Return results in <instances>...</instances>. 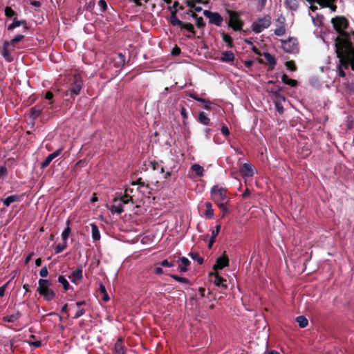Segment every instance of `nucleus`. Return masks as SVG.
I'll return each mask as SVG.
<instances>
[{
	"instance_id": "nucleus-39",
	"label": "nucleus",
	"mask_w": 354,
	"mask_h": 354,
	"mask_svg": "<svg viewBox=\"0 0 354 354\" xmlns=\"http://www.w3.org/2000/svg\"><path fill=\"white\" fill-rule=\"evenodd\" d=\"M189 96L192 99L195 100L196 101L200 102L212 104V102L210 100L200 97L196 93H190Z\"/></svg>"
},
{
	"instance_id": "nucleus-3",
	"label": "nucleus",
	"mask_w": 354,
	"mask_h": 354,
	"mask_svg": "<svg viewBox=\"0 0 354 354\" xmlns=\"http://www.w3.org/2000/svg\"><path fill=\"white\" fill-rule=\"evenodd\" d=\"M37 291L47 301H51L55 297V292L50 288L51 282L48 279H40L38 281Z\"/></svg>"
},
{
	"instance_id": "nucleus-51",
	"label": "nucleus",
	"mask_w": 354,
	"mask_h": 354,
	"mask_svg": "<svg viewBox=\"0 0 354 354\" xmlns=\"http://www.w3.org/2000/svg\"><path fill=\"white\" fill-rule=\"evenodd\" d=\"M149 166L152 168L153 170H156L158 169H160L161 167V165H160V164L156 160L150 161Z\"/></svg>"
},
{
	"instance_id": "nucleus-59",
	"label": "nucleus",
	"mask_w": 354,
	"mask_h": 354,
	"mask_svg": "<svg viewBox=\"0 0 354 354\" xmlns=\"http://www.w3.org/2000/svg\"><path fill=\"white\" fill-rule=\"evenodd\" d=\"M275 106H276V109L279 112V113L282 114L283 113V106L281 104V103L279 102H275Z\"/></svg>"
},
{
	"instance_id": "nucleus-40",
	"label": "nucleus",
	"mask_w": 354,
	"mask_h": 354,
	"mask_svg": "<svg viewBox=\"0 0 354 354\" xmlns=\"http://www.w3.org/2000/svg\"><path fill=\"white\" fill-rule=\"evenodd\" d=\"M169 276L178 282L189 284V280L186 277H179L176 274H169Z\"/></svg>"
},
{
	"instance_id": "nucleus-32",
	"label": "nucleus",
	"mask_w": 354,
	"mask_h": 354,
	"mask_svg": "<svg viewBox=\"0 0 354 354\" xmlns=\"http://www.w3.org/2000/svg\"><path fill=\"white\" fill-rule=\"evenodd\" d=\"M70 220H67L66 221V227L64 230V231L62 232V240L64 242H67V239L71 234V228L69 227V224H70Z\"/></svg>"
},
{
	"instance_id": "nucleus-61",
	"label": "nucleus",
	"mask_w": 354,
	"mask_h": 354,
	"mask_svg": "<svg viewBox=\"0 0 354 354\" xmlns=\"http://www.w3.org/2000/svg\"><path fill=\"white\" fill-rule=\"evenodd\" d=\"M85 312H86L85 310L83 308L78 309L74 316V318L77 319V318L82 316L85 313Z\"/></svg>"
},
{
	"instance_id": "nucleus-5",
	"label": "nucleus",
	"mask_w": 354,
	"mask_h": 354,
	"mask_svg": "<svg viewBox=\"0 0 354 354\" xmlns=\"http://www.w3.org/2000/svg\"><path fill=\"white\" fill-rule=\"evenodd\" d=\"M211 198L217 205L227 203L229 198L227 196V190L218 186H214L211 189Z\"/></svg>"
},
{
	"instance_id": "nucleus-45",
	"label": "nucleus",
	"mask_w": 354,
	"mask_h": 354,
	"mask_svg": "<svg viewBox=\"0 0 354 354\" xmlns=\"http://www.w3.org/2000/svg\"><path fill=\"white\" fill-rule=\"evenodd\" d=\"M18 26H20L19 20L17 17H14L12 23L8 25V30H12Z\"/></svg>"
},
{
	"instance_id": "nucleus-44",
	"label": "nucleus",
	"mask_w": 354,
	"mask_h": 354,
	"mask_svg": "<svg viewBox=\"0 0 354 354\" xmlns=\"http://www.w3.org/2000/svg\"><path fill=\"white\" fill-rule=\"evenodd\" d=\"M67 247V242L63 243V244L59 243L56 245L55 249V254H59L62 252L65 248Z\"/></svg>"
},
{
	"instance_id": "nucleus-6",
	"label": "nucleus",
	"mask_w": 354,
	"mask_h": 354,
	"mask_svg": "<svg viewBox=\"0 0 354 354\" xmlns=\"http://www.w3.org/2000/svg\"><path fill=\"white\" fill-rule=\"evenodd\" d=\"M229 15V21L227 26L234 31H240L244 25L243 21L241 19L240 13L231 10H226Z\"/></svg>"
},
{
	"instance_id": "nucleus-30",
	"label": "nucleus",
	"mask_w": 354,
	"mask_h": 354,
	"mask_svg": "<svg viewBox=\"0 0 354 354\" xmlns=\"http://www.w3.org/2000/svg\"><path fill=\"white\" fill-rule=\"evenodd\" d=\"M21 316V313L17 312L15 314L7 315L3 317V320L6 322L13 323Z\"/></svg>"
},
{
	"instance_id": "nucleus-52",
	"label": "nucleus",
	"mask_w": 354,
	"mask_h": 354,
	"mask_svg": "<svg viewBox=\"0 0 354 354\" xmlns=\"http://www.w3.org/2000/svg\"><path fill=\"white\" fill-rule=\"evenodd\" d=\"M98 6L103 12L105 11L107 8L106 2L104 0H100L98 2Z\"/></svg>"
},
{
	"instance_id": "nucleus-35",
	"label": "nucleus",
	"mask_w": 354,
	"mask_h": 354,
	"mask_svg": "<svg viewBox=\"0 0 354 354\" xmlns=\"http://www.w3.org/2000/svg\"><path fill=\"white\" fill-rule=\"evenodd\" d=\"M198 121L205 125H208L210 123V119L206 115L205 113L201 112L198 114Z\"/></svg>"
},
{
	"instance_id": "nucleus-26",
	"label": "nucleus",
	"mask_w": 354,
	"mask_h": 354,
	"mask_svg": "<svg viewBox=\"0 0 354 354\" xmlns=\"http://www.w3.org/2000/svg\"><path fill=\"white\" fill-rule=\"evenodd\" d=\"M91 227L92 232V239L94 241H99L100 239V233L97 225L93 223L91 224Z\"/></svg>"
},
{
	"instance_id": "nucleus-20",
	"label": "nucleus",
	"mask_w": 354,
	"mask_h": 354,
	"mask_svg": "<svg viewBox=\"0 0 354 354\" xmlns=\"http://www.w3.org/2000/svg\"><path fill=\"white\" fill-rule=\"evenodd\" d=\"M187 15L192 16L194 19H196V26L198 28H203L205 26V23L203 21V17H198L196 13L189 10L187 12Z\"/></svg>"
},
{
	"instance_id": "nucleus-17",
	"label": "nucleus",
	"mask_w": 354,
	"mask_h": 354,
	"mask_svg": "<svg viewBox=\"0 0 354 354\" xmlns=\"http://www.w3.org/2000/svg\"><path fill=\"white\" fill-rule=\"evenodd\" d=\"M9 46L10 42L8 41H4L1 55L7 62H11L13 60V57L11 55L10 50H9Z\"/></svg>"
},
{
	"instance_id": "nucleus-8",
	"label": "nucleus",
	"mask_w": 354,
	"mask_h": 354,
	"mask_svg": "<svg viewBox=\"0 0 354 354\" xmlns=\"http://www.w3.org/2000/svg\"><path fill=\"white\" fill-rule=\"evenodd\" d=\"M271 24V17L269 15L262 18H258L252 24V30L255 33H260L268 28Z\"/></svg>"
},
{
	"instance_id": "nucleus-49",
	"label": "nucleus",
	"mask_w": 354,
	"mask_h": 354,
	"mask_svg": "<svg viewBox=\"0 0 354 354\" xmlns=\"http://www.w3.org/2000/svg\"><path fill=\"white\" fill-rule=\"evenodd\" d=\"M227 203L220 204L218 205L221 211L222 212V217H224L226 214H228V209L227 208Z\"/></svg>"
},
{
	"instance_id": "nucleus-38",
	"label": "nucleus",
	"mask_w": 354,
	"mask_h": 354,
	"mask_svg": "<svg viewBox=\"0 0 354 354\" xmlns=\"http://www.w3.org/2000/svg\"><path fill=\"white\" fill-rule=\"evenodd\" d=\"M189 256L193 259V260H195V261H197V262L198 263V264L201 265L203 263V258L200 257L199 254L198 252H191L189 253Z\"/></svg>"
},
{
	"instance_id": "nucleus-25",
	"label": "nucleus",
	"mask_w": 354,
	"mask_h": 354,
	"mask_svg": "<svg viewBox=\"0 0 354 354\" xmlns=\"http://www.w3.org/2000/svg\"><path fill=\"white\" fill-rule=\"evenodd\" d=\"M183 29H185V30H187L189 32H190L191 35H186V37L188 38H191L196 35V31L194 30V26L192 24L184 22V25L182 26L180 30H183Z\"/></svg>"
},
{
	"instance_id": "nucleus-43",
	"label": "nucleus",
	"mask_w": 354,
	"mask_h": 354,
	"mask_svg": "<svg viewBox=\"0 0 354 354\" xmlns=\"http://www.w3.org/2000/svg\"><path fill=\"white\" fill-rule=\"evenodd\" d=\"M24 37V35H17L13 39H12L9 42L10 45H12L13 46L20 42Z\"/></svg>"
},
{
	"instance_id": "nucleus-42",
	"label": "nucleus",
	"mask_w": 354,
	"mask_h": 354,
	"mask_svg": "<svg viewBox=\"0 0 354 354\" xmlns=\"http://www.w3.org/2000/svg\"><path fill=\"white\" fill-rule=\"evenodd\" d=\"M286 3L292 10H295L298 8V2L297 0H286Z\"/></svg>"
},
{
	"instance_id": "nucleus-62",
	"label": "nucleus",
	"mask_w": 354,
	"mask_h": 354,
	"mask_svg": "<svg viewBox=\"0 0 354 354\" xmlns=\"http://www.w3.org/2000/svg\"><path fill=\"white\" fill-rule=\"evenodd\" d=\"M29 344L35 348H38L41 346V342L40 340H37V341L29 342Z\"/></svg>"
},
{
	"instance_id": "nucleus-46",
	"label": "nucleus",
	"mask_w": 354,
	"mask_h": 354,
	"mask_svg": "<svg viewBox=\"0 0 354 354\" xmlns=\"http://www.w3.org/2000/svg\"><path fill=\"white\" fill-rule=\"evenodd\" d=\"M286 33V28L283 26L277 27L274 30V34L277 36H283Z\"/></svg>"
},
{
	"instance_id": "nucleus-41",
	"label": "nucleus",
	"mask_w": 354,
	"mask_h": 354,
	"mask_svg": "<svg viewBox=\"0 0 354 354\" xmlns=\"http://www.w3.org/2000/svg\"><path fill=\"white\" fill-rule=\"evenodd\" d=\"M5 15L8 17V18H11V17H17V14L16 13L15 11H14L11 7H9V6H6L5 8Z\"/></svg>"
},
{
	"instance_id": "nucleus-31",
	"label": "nucleus",
	"mask_w": 354,
	"mask_h": 354,
	"mask_svg": "<svg viewBox=\"0 0 354 354\" xmlns=\"http://www.w3.org/2000/svg\"><path fill=\"white\" fill-rule=\"evenodd\" d=\"M172 167L168 165V164L162 165L160 167V173H165V178H169L171 175Z\"/></svg>"
},
{
	"instance_id": "nucleus-23",
	"label": "nucleus",
	"mask_w": 354,
	"mask_h": 354,
	"mask_svg": "<svg viewBox=\"0 0 354 354\" xmlns=\"http://www.w3.org/2000/svg\"><path fill=\"white\" fill-rule=\"evenodd\" d=\"M169 21L173 26H180V28L184 25V22L179 20L176 17V12H171Z\"/></svg>"
},
{
	"instance_id": "nucleus-28",
	"label": "nucleus",
	"mask_w": 354,
	"mask_h": 354,
	"mask_svg": "<svg viewBox=\"0 0 354 354\" xmlns=\"http://www.w3.org/2000/svg\"><path fill=\"white\" fill-rule=\"evenodd\" d=\"M114 348L118 354H125V347L121 339L115 342Z\"/></svg>"
},
{
	"instance_id": "nucleus-14",
	"label": "nucleus",
	"mask_w": 354,
	"mask_h": 354,
	"mask_svg": "<svg viewBox=\"0 0 354 354\" xmlns=\"http://www.w3.org/2000/svg\"><path fill=\"white\" fill-rule=\"evenodd\" d=\"M240 171L243 176L246 177H252L254 174V167L250 163L248 162L243 164Z\"/></svg>"
},
{
	"instance_id": "nucleus-34",
	"label": "nucleus",
	"mask_w": 354,
	"mask_h": 354,
	"mask_svg": "<svg viewBox=\"0 0 354 354\" xmlns=\"http://www.w3.org/2000/svg\"><path fill=\"white\" fill-rule=\"evenodd\" d=\"M296 322L301 328H305L308 324V321L305 316L301 315L296 318Z\"/></svg>"
},
{
	"instance_id": "nucleus-4",
	"label": "nucleus",
	"mask_w": 354,
	"mask_h": 354,
	"mask_svg": "<svg viewBox=\"0 0 354 354\" xmlns=\"http://www.w3.org/2000/svg\"><path fill=\"white\" fill-rule=\"evenodd\" d=\"M83 86V80L80 74H75L70 78V87L66 91V95L71 97L78 95Z\"/></svg>"
},
{
	"instance_id": "nucleus-1",
	"label": "nucleus",
	"mask_w": 354,
	"mask_h": 354,
	"mask_svg": "<svg viewBox=\"0 0 354 354\" xmlns=\"http://www.w3.org/2000/svg\"><path fill=\"white\" fill-rule=\"evenodd\" d=\"M337 56L339 58V65L337 67V74L339 77H344L346 73L344 69H347L351 66V69L354 71V54L348 44L341 46L336 48Z\"/></svg>"
},
{
	"instance_id": "nucleus-12",
	"label": "nucleus",
	"mask_w": 354,
	"mask_h": 354,
	"mask_svg": "<svg viewBox=\"0 0 354 354\" xmlns=\"http://www.w3.org/2000/svg\"><path fill=\"white\" fill-rule=\"evenodd\" d=\"M229 263L228 257L224 253L222 256L216 259V262L213 266V269L216 271L217 270H222L227 266Z\"/></svg>"
},
{
	"instance_id": "nucleus-21",
	"label": "nucleus",
	"mask_w": 354,
	"mask_h": 354,
	"mask_svg": "<svg viewBox=\"0 0 354 354\" xmlns=\"http://www.w3.org/2000/svg\"><path fill=\"white\" fill-rule=\"evenodd\" d=\"M221 61L223 62H231L234 59V55L230 50H226L221 53Z\"/></svg>"
},
{
	"instance_id": "nucleus-10",
	"label": "nucleus",
	"mask_w": 354,
	"mask_h": 354,
	"mask_svg": "<svg viewBox=\"0 0 354 354\" xmlns=\"http://www.w3.org/2000/svg\"><path fill=\"white\" fill-rule=\"evenodd\" d=\"M203 15L209 19L210 24H214L216 26H221L223 21V17L218 12L205 10L203 11Z\"/></svg>"
},
{
	"instance_id": "nucleus-7",
	"label": "nucleus",
	"mask_w": 354,
	"mask_h": 354,
	"mask_svg": "<svg viewBox=\"0 0 354 354\" xmlns=\"http://www.w3.org/2000/svg\"><path fill=\"white\" fill-rule=\"evenodd\" d=\"M129 201H132L133 203L132 196H130L129 198H128V194L120 198H115L113 201V204L109 207V209L112 213L120 214L124 212V205L129 203Z\"/></svg>"
},
{
	"instance_id": "nucleus-11",
	"label": "nucleus",
	"mask_w": 354,
	"mask_h": 354,
	"mask_svg": "<svg viewBox=\"0 0 354 354\" xmlns=\"http://www.w3.org/2000/svg\"><path fill=\"white\" fill-rule=\"evenodd\" d=\"M310 4L313 3H317L322 8H329L332 12H335L337 10V6L332 3L335 0H306Z\"/></svg>"
},
{
	"instance_id": "nucleus-50",
	"label": "nucleus",
	"mask_w": 354,
	"mask_h": 354,
	"mask_svg": "<svg viewBox=\"0 0 354 354\" xmlns=\"http://www.w3.org/2000/svg\"><path fill=\"white\" fill-rule=\"evenodd\" d=\"M180 115L184 121L188 118V113L184 106H181L180 107Z\"/></svg>"
},
{
	"instance_id": "nucleus-15",
	"label": "nucleus",
	"mask_w": 354,
	"mask_h": 354,
	"mask_svg": "<svg viewBox=\"0 0 354 354\" xmlns=\"http://www.w3.org/2000/svg\"><path fill=\"white\" fill-rule=\"evenodd\" d=\"M190 264L191 262L187 258L185 257H180L178 259V271L181 273L186 272L188 270V267Z\"/></svg>"
},
{
	"instance_id": "nucleus-16",
	"label": "nucleus",
	"mask_w": 354,
	"mask_h": 354,
	"mask_svg": "<svg viewBox=\"0 0 354 354\" xmlns=\"http://www.w3.org/2000/svg\"><path fill=\"white\" fill-rule=\"evenodd\" d=\"M44 109V105L43 103L35 105L30 109V117L32 120L37 119L40 115Z\"/></svg>"
},
{
	"instance_id": "nucleus-13",
	"label": "nucleus",
	"mask_w": 354,
	"mask_h": 354,
	"mask_svg": "<svg viewBox=\"0 0 354 354\" xmlns=\"http://www.w3.org/2000/svg\"><path fill=\"white\" fill-rule=\"evenodd\" d=\"M62 151V148H59L55 151L53 153L49 154L44 160V161L41 164V169H44L47 167L53 160L57 158Z\"/></svg>"
},
{
	"instance_id": "nucleus-57",
	"label": "nucleus",
	"mask_w": 354,
	"mask_h": 354,
	"mask_svg": "<svg viewBox=\"0 0 354 354\" xmlns=\"http://www.w3.org/2000/svg\"><path fill=\"white\" fill-rule=\"evenodd\" d=\"M348 41L351 44V51L354 54V31L352 32V35H351Z\"/></svg>"
},
{
	"instance_id": "nucleus-53",
	"label": "nucleus",
	"mask_w": 354,
	"mask_h": 354,
	"mask_svg": "<svg viewBox=\"0 0 354 354\" xmlns=\"http://www.w3.org/2000/svg\"><path fill=\"white\" fill-rule=\"evenodd\" d=\"M132 185H138L140 187H148V185H147L145 182H143L142 178H138L136 182H133Z\"/></svg>"
},
{
	"instance_id": "nucleus-64",
	"label": "nucleus",
	"mask_w": 354,
	"mask_h": 354,
	"mask_svg": "<svg viewBox=\"0 0 354 354\" xmlns=\"http://www.w3.org/2000/svg\"><path fill=\"white\" fill-rule=\"evenodd\" d=\"M154 273L158 275H160L163 273V270L160 267H156L154 269Z\"/></svg>"
},
{
	"instance_id": "nucleus-22",
	"label": "nucleus",
	"mask_w": 354,
	"mask_h": 354,
	"mask_svg": "<svg viewBox=\"0 0 354 354\" xmlns=\"http://www.w3.org/2000/svg\"><path fill=\"white\" fill-rule=\"evenodd\" d=\"M261 56L264 57L266 60L269 64L271 69H273L277 64V61H276L275 57L273 55H272L270 53H269L268 52H263L262 53Z\"/></svg>"
},
{
	"instance_id": "nucleus-54",
	"label": "nucleus",
	"mask_w": 354,
	"mask_h": 354,
	"mask_svg": "<svg viewBox=\"0 0 354 354\" xmlns=\"http://www.w3.org/2000/svg\"><path fill=\"white\" fill-rule=\"evenodd\" d=\"M8 170L5 166L0 167V178H3L7 175Z\"/></svg>"
},
{
	"instance_id": "nucleus-56",
	"label": "nucleus",
	"mask_w": 354,
	"mask_h": 354,
	"mask_svg": "<svg viewBox=\"0 0 354 354\" xmlns=\"http://www.w3.org/2000/svg\"><path fill=\"white\" fill-rule=\"evenodd\" d=\"M48 274V270H47V268L46 266H44L43 267L40 271H39V275L41 277H47Z\"/></svg>"
},
{
	"instance_id": "nucleus-9",
	"label": "nucleus",
	"mask_w": 354,
	"mask_h": 354,
	"mask_svg": "<svg viewBox=\"0 0 354 354\" xmlns=\"http://www.w3.org/2000/svg\"><path fill=\"white\" fill-rule=\"evenodd\" d=\"M281 47L288 53L296 54L299 53V48L297 40L295 38H289L288 40L281 41Z\"/></svg>"
},
{
	"instance_id": "nucleus-24",
	"label": "nucleus",
	"mask_w": 354,
	"mask_h": 354,
	"mask_svg": "<svg viewBox=\"0 0 354 354\" xmlns=\"http://www.w3.org/2000/svg\"><path fill=\"white\" fill-rule=\"evenodd\" d=\"M210 274L214 275L215 279L214 280V283L216 286H221L222 288H225V289L227 288V284L224 283V282H226V279H225L224 278L221 277L218 273H214V274L211 273Z\"/></svg>"
},
{
	"instance_id": "nucleus-63",
	"label": "nucleus",
	"mask_w": 354,
	"mask_h": 354,
	"mask_svg": "<svg viewBox=\"0 0 354 354\" xmlns=\"http://www.w3.org/2000/svg\"><path fill=\"white\" fill-rule=\"evenodd\" d=\"M255 1L259 3L260 10H262L265 7L266 2H267V0H255Z\"/></svg>"
},
{
	"instance_id": "nucleus-19",
	"label": "nucleus",
	"mask_w": 354,
	"mask_h": 354,
	"mask_svg": "<svg viewBox=\"0 0 354 354\" xmlns=\"http://www.w3.org/2000/svg\"><path fill=\"white\" fill-rule=\"evenodd\" d=\"M23 198V195L14 194L6 197L3 201V204L6 207H9L11 203L15 202H20Z\"/></svg>"
},
{
	"instance_id": "nucleus-48",
	"label": "nucleus",
	"mask_w": 354,
	"mask_h": 354,
	"mask_svg": "<svg viewBox=\"0 0 354 354\" xmlns=\"http://www.w3.org/2000/svg\"><path fill=\"white\" fill-rule=\"evenodd\" d=\"M160 266L162 267H174L175 266V261L169 262L167 259H164L160 262Z\"/></svg>"
},
{
	"instance_id": "nucleus-55",
	"label": "nucleus",
	"mask_w": 354,
	"mask_h": 354,
	"mask_svg": "<svg viewBox=\"0 0 354 354\" xmlns=\"http://www.w3.org/2000/svg\"><path fill=\"white\" fill-rule=\"evenodd\" d=\"M221 133L225 136H228L230 135V130L229 129L227 128V127L225 124H223L222 127H221Z\"/></svg>"
},
{
	"instance_id": "nucleus-18",
	"label": "nucleus",
	"mask_w": 354,
	"mask_h": 354,
	"mask_svg": "<svg viewBox=\"0 0 354 354\" xmlns=\"http://www.w3.org/2000/svg\"><path fill=\"white\" fill-rule=\"evenodd\" d=\"M71 281L75 284H77L80 281H81L83 278L82 274V267H80L77 268L75 270L73 271L71 273Z\"/></svg>"
},
{
	"instance_id": "nucleus-33",
	"label": "nucleus",
	"mask_w": 354,
	"mask_h": 354,
	"mask_svg": "<svg viewBox=\"0 0 354 354\" xmlns=\"http://www.w3.org/2000/svg\"><path fill=\"white\" fill-rule=\"evenodd\" d=\"M192 170L195 172L196 175L201 177L203 176L204 169L198 164H194L191 167Z\"/></svg>"
},
{
	"instance_id": "nucleus-29",
	"label": "nucleus",
	"mask_w": 354,
	"mask_h": 354,
	"mask_svg": "<svg viewBox=\"0 0 354 354\" xmlns=\"http://www.w3.org/2000/svg\"><path fill=\"white\" fill-rule=\"evenodd\" d=\"M281 80L283 84L289 85L292 87H295L297 85V82L295 80L289 78L286 74H283Z\"/></svg>"
},
{
	"instance_id": "nucleus-2",
	"label": "nucleus",
	"mask_w": 354,
	"mask_h": 354,
	"mask_svg": "<svg viewBox=\"0 0 354 354\" xmlns=\"http://www.w3.org/2000/svg\"><path fill=\"white\" fill-rule=\"evenodd\" d=\"M331 23L335 30L339 34V36L335 40V48L339 47V43L341 46L348 44L351 47L348 39L352 35V32L349 33L345 31L348 26V21L344 16H337L331 19Z\"/></svg>"
},
{
	"instance_id": "nucleus-37",
	"label": "nucleus",
	"mask_w": 354,
	"mask_h": 354,
	"mask_svg": "<svg viewBox=\"0 0 354 354\" xmlns=\"http://www.w3.org/2000/svg\"><path fill=\"white\" fill-rule=\"evenodd\" d=\"M58 282L62 285L64 291H67L69 290L70 284L68 282L67 279L64 276H62V275L59 276Z\"/></svg>"
},
{
	"instance_id": "nucleus-60",
	"label": "nucleus",
	"mask_w": 354,
	"mask_h": 354,
	"mask_svg": "<svg viewBox=\"0 0 354 354\" xmlns=\"http://www.w3.org/2000/svg\"><path fill=\"white\" fill-rule=\"evenodd\" d=\"M10 280L8 281L6 284L0 287V297H2L5 295L6 288L8 284L10 283Z\"/></svg>"
},
{
	"instance_id": "nucleus-36",
	"label": "nucleus",
	"mask_w": 354,
	"mask_h": 354,
	"mask_svg": "<svg viewBox=\"0 0 354 354\" xmlns=\"http://www.w3.org/2000/svg\"><path fill=\"white\" fill-rule=\"evenodd\" d=\"M221 35L222 36L223 41L227 44V47L232 48L233 46L232 37L223 31L221 32Z\"/></svg>"
},
{
	"instance_id": "nucleus-27",
	"label": "nucleus",
	"mask_w": 354,
	"mask_h": 354,
	"mask_svg": "<svg viewBox=\"0 0 354 354\" xmlns=\"http://www.w3.org/2000/svg\"><path fill=\"white\" fill-rule=\"evenodd\" d=\"M205 211L204 212V215L206 218H212L214 217V210L212 208V205L210 202H206L205 204Z\"/></svg>"
},
{
	"instance_id": "nucleus-47",
	"label": "nucleus",
	"mask_w": 354,
	"mask_h": 354,
	"mask_svg": "<svg viewBox=\"0 0 354 354\" xmlns=\"http://www.w3.org/2000/svg\"><path fill=\"white\" fill-rule=\"evenodd\" d=\"M286 68L292 71H295L297 70V66L293 61H288L285 64Z\"/></svg>"
},
{
	"instance_id": "nucleus-58",
	"label": "nucleus",
	"mask_w": 354,
	"mask_h": 354,
	"mask_svg": "<svg viewBox=\"0 0 354 354\" xmlns=\"http://www.w3.org/2000/svg\"><path fill=\"white\" fill-rule=\"evenodd\" d=\"M220 230H221V224H218L216 226V229L212 230V236L216 238V236H218V234L219 233Z\"/></svg>"
}]
</instances>
